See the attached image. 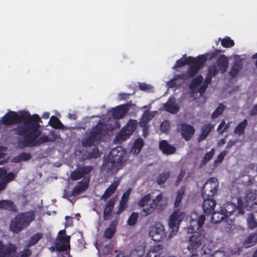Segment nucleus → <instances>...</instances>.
Returning <instances> with one entry per match:
<instances>
[{
  "label": "nucleus",
  "mask_w": 257,
  "mask_h": 257,
  "mask_svg": "<svg viewBox=\"0 0 257 257\" xmlns=\"http://www.w3.org/2000/svg\"><path fill=\"white\" fill-rule=\"evenodd\" d=\"M38 119H39V115H31L28 111H21L18 113L16 111H10L2 117L0 121L6 126L23 122L21 124H18L12 131L17 136L23 137L27 135L36 139L38 136L36 135L38 125L32 122L33 121L37 123Z\"/></svg>",
  "instance_id": "1"
},
{
  "label": "nucleus",
  "mask_w": 257,
  "mask_h": 257,
  "mask_svg": "<svg viewBox=\"0 0 257 257\" xmlns=\"http://www.w3.org/2000/svg\"><path fill=\"white\" fill-rule=\"evenodd\" d=\"M125 153L121 147H116L112 149L109 155L108 160L105 161L102 167L107 172L116 173L124 165Z\"/></svg>",
  "instance_id": "2"
},
{
  "label": "nucleus",
  "mask_w": 257,
  "mask_h": 257,
  "mask_svg": "<svg viewBox=\"0 0 257 257\" xmlns=\"http://www.w3.org/2000/svg\"><path fill=\"white\" fill-rule=\"evenodd\" d=\"M38 122L36 123L35 121H32V123H36L37 124L38 128L37 130L36 135H38L36 139H34L31 137H28V136H23L24 140L20 141L19 144L20 146H22L23 147H33V146H39L42 144L45 143H47L48 142H54L57 139L60 138V136L56 135L54 133L51 132V136H52V138H49L47 136L43 135L41 137L39 138L38 139L37 138L40 136L41 132L39 131L40 128V121H41V118L39 117V119H38Z\"/></svg>",
  "instance_id": "3"
},
{
  "label": "nucleus",
  "mask_w": 257,
  "mask_h": 257,
  "mask_svg": "<svg viewBox=\"0 0 257 257\" xmlns=\"http://www.w3.org/2000/svg\"><path fill=\"white\" fill-rule=\"evenodd\" d=\"M222 52V51L219 49H215L212 53H206L203 55H200L196 58L194 57V61L190 64H188L189 66V69L187 71V74L189 78L194 77L199 72L200 69L204 66L207 59L211 60L215 58L217 55Z\"/></svg>",
  "instance_id": "4"
},
{
  "label": "nucleus",
  "mask_w": 257,
  "mask_h": 257,
  "mask_svg": "<svg viewBox=\"0 0 257 257\" xmlns=\"http://www.w3.org/2000/svg\"><path fill=\"white\" fill-rule=\"evenodd\" d=\"M35 218L34 211L21 213L16 216L10 225L11 230L15 233H19L24 228L28 227Z\"/></svg>",
  "instance_id": "5"
},
{
  "label": "nucleus",
  "mask_w": 257,
  "mask_h": 257,
  "mask_svg": "<svg viewBox=\"0 0 257 257\" xmlns=\"http://www.w3.org/2000/svg\"><path fill=\"white\" fill-rule=\"evenodd\" d=\"M106 128L104 124L100 121L93 127L87 138L82 140V145L84 148H89L94 146L95 143L99 142L105 136Z\"/></svg>",
  "instance_id": "6"
},
{
  "label": "nucleus",
  "mask_w": 257,
  "mask_h": 257,
  "mask_svg": "<svg viewBox=\"0 0 257 257\" xmlns=\"http://www.w3.org/2000/svg\"><path fill=\"white\" fill-rule=\"evenodd\" d=\"M15 244L9 243L7 244L0 241V257H29L32 254V251L28 248H25L19 254L14 256L17 251Z\"/></svg>",
  "instance_id": "7"
},
{
  "label": "nucleus",
  "mask_w": 257,
  "mask_h": 257,
  "mask_svg": "<svg viewBox=\"0 0 257 257\" xmlns=\"http://www.w3.org/2000/svg\"><path fill=\"white\" fill-rule=\"evenodd\" d=\"M204 215H199L196 212H193L190 215V225L188 227V232L189 233L194 232H202V227L205 221Z\"/></svg>",
  "instance_id": "8"
},
{
  "label": "nucleus",
  "mask_w": 257,
  "mask_h": 257,
  "mask_svg": "<svg viewBox=\"0 0 257 257\" xmlns=\"http://www.w3.org/2000/svg\"><path fill=\"white\" fill-rule=\"evenodd\" d=\"M70 236L69 235H60L55 242V249L59 252H65L61 254L62 257H71L70 255Z\"/></svg>",
  "instance_id": "9"
},
{
  "label": "nucleus",
  "mask_w": 257,
  "mask_h": 257,
  "mask_svg": "<svg viewBox=\"0 0 257 257\" xmlns=\"http://www.w3.org/2000/svg\"><path fill=\"white\" fill-rule=\"evenodd\" d=\"M218 182L216 178H209L201 188V195L203 198H213L218 191Z\"/></svg>",
  "instance_id": "10"
},
{
  "label": "nucleus",
  "mask_w": 257,
  "mask_h": 257,
  "mask_svg": "<svg viewBox=\"0 0 257 257\" xmlns=\"http://www.w3.org/2000/svg\"><path fill=\"white\" fill-rule=\"evenodd\" d=\"M185 216V213L180 211L179 209L175 210L171 214L169 219V226L172 229L171 233L170 234V237L172 234L175 235L178 231L180 223Z\"/></svg>",
  "instance_id": "11"
},
{
  "label": "nucleus",
  "mask_w": 257,
  "mask_h": 257,
  "mask_svg": "<svg viewBox=\"0 0 257 257\" xmlns=\"http://www.w3.org/2000/svg\"><path fill=\"white\" fill-rule=\"evenodd\" d=\"M167 232L165 230V227L161 223L156 224L152 227L149 231V235L155 242H160L167 236Z\"/></svg>",
  "instance_id": "12"
},
{
  "label": "nucleus",
  "mask_w": 257,
  "mask_h": 257,
  "mask_svg": "<svg viewBox=\"0 0 257 257\" xmlns=\"http://www.w3.org/2000/svg\"><path fill=\"white\" fill-rule=\"evenodd\" d=\"M137 125L138 121L136 120L130 119L126 125L122 128L119 136L117 137L118 139L123 141L128 139L135 131Z\"/></svg>",
  "instance_id": "13"
},
{
  "label": "nucleus",
  "mask_w": 257,
  "mask_h": 257,
  "mask_svg": "<svg viewBox=\"0 0 257 257\" xmlns=\"http://www.w3.org/2000/svg\"><path fill=\"white\" fill-rule=\"evenodd\" d=\"M192 234L189 239V243L187 246V249L191 252H195L202 244L204 236L199 232H194Z\"/></svg>",
  "instance_id": "14"
},
{
  "label": "nucleus",
  "mask_w": 257,
  "mask_h": 257,
  "mask_svg": "<svg viewBox=\"0 0 257 257\" xmlns=\"http://www.w3.org/2000/svg\"><path fill=\"white\" fill-rule=\"evenodd\" d=\"M92 166H84L79 167L71 172L70 178L73 181L78 180L81 179L85 176H87L89 178L90 173L93 169Z\"/></svg>",
  "instance_id": "15"
},
{
  "label": "nucleus",
  "mask_w": 257,
  "mask_h": 257,
  "mask_svg": "<svg viewBox=\"0 0 257 257\" xmlns=\"http://www.w3.org/2000/svg\"><path fill=\"white\" fill-rule=\"evenodd\" d=\"M131 105L128 103L119 105L112 110L111 115L115 119L122 118L125 115L130 108Z\"/></svg>",
  "instance_id": "16"
},
{
  "label": "nucleus",
  "mask_w": 257,
  "mask_h": 257,
  "mask_svg": "<svg viewBox=\"0 0 257 257\" xmlns=\"http://www.w3.org/2000/svg\"><path fill=\"white\" fill-rule=\"evenodd\" d=\"M204 201L202 204V208L204 213L206 215H211L215 210L216 205V201L213 198H203Z\"/></svg>",
  "instance_id": "17"
},
{
  "label": "nucleus",
  "mask_w": 257,
  "mask_h": 257,
  "mask_svg": "<svg viewBox=\"0 0 257 257\" xmlns=\"http://www.w3.org/2000/svg\"><path fill=\"white\" fill-rule=\"evenodd\" d=\"M181 136L186 141H189L194 135L195 130L194 127L189 124L182 123L181 124Z\"/></svg>",
  "instance_id": "18"
},
{
  "label": "nucleus",
  "mask_w": 257,
  "mask_h": 257,
  "mask_svg": "<svg viewBox=\"0 0 257 257\" xmlns=\"http://www.w3.org/2000/svg\"><path fill=\"white\" fill-rule=\"evenodd\" d=\"M89 180V179L88 178L87 180L85 181L84 182H83V180L79 182L78 184H77L73 189L69 196H76L85 191L88 187Z\"/></svg>",
  "instance_id": "19"
},
{
  "label": "nucleus",
  "mask_w": 257,
  "mask_h": 257,
  "mask_svg": "<svg viewBox=\"0 0 257 257\" xmlns=\"http://www.w3.org/2000/svg\"><path fill=\"white\" fill-rule=\"evenodd\" d=\"M115 202V199L112 198L105 204L103 212V218L104 220H107L110 218Z\"/></svg>",
  "instance_id": "20"
},
{
  "label": "nucleus",
  "mask_w": 257,
  "mask_h": 257,
  "mask_svg": "<svg viewBox=\"0 0 257 257\" xmlns=\"http://www.w3.org/2000/svg\"><path fill=\"white\" fill-rule=\"evenodd\" d=\"M164 110L172 114H176L179 110V106L175 102V98H170L164 105Z\"/></svg>",
  "instance_id": "21"
},
{
  "label": "nucleus",
  "mask_w": 257,
  "mask_h": 257,
  "mask_svg": "<svg viewBox=\"0 0 257 257\" xmlns=\"http://www.w3.org/2000/svg\"><path fill=\"white\" fill-rule=\"evenodd\" d=\"M131 190V189H129L123 193L119 201L118 209L115 212L116 214H120L126 208Z\"/></svg>",
  "instance_id": "22"
},
{
  "label": "nucleus",
  "mask_w": 257,
  "mask_h": 257,
  "mask_svg": "<svg viewBox=\"0 0 257 257\" xmlns=\"http://www.w3.org/2000/svg\"><path fill=\"white\" fill-rule=\"evenodd\" d=\"M159 148L164 154L169 155L175 153L176 149L175 147L170 145L166 140L160 142Z\"/></svg>",
  "instance_id": "23"
},
{
  "label": "nucleus",
  "mask_w": 257,
  "mask_h": 257,
  "mask_svg": "<svg viewBox=\"0 0 257 257\" xmlns=\"http://www.w3.org/2000/svg\"><path fill=\"white\" fill-rule=\"evenodd\" d=\"M228 60L227 57L224 54L219 56L216 60L217 66L220 71L221 74L224 73L228 68Z\"/></svg>",
  "instance_id": "24"
},
{
  "label": "nucleus",
  "mask_w": 257,
  "mask_h": 257,
  "mask_svg": "<svg viewBox=\"0 0 257 257\" xmlns=\"http://www.w3.org/2000/svg\"><path fill=\"white\" fill-rule=\"evenodd\" d=\"M214 127V125L210 123L206 124L202 126L201 127V133L198 138V141L200 142L205 140Z\"/></svg>",
  "instance_id": "25"
},
{
  "label": "nucleus",
  "mask_w": 257,
  "mask_h": 257,
  "mask_svg": "<svg viewBox=\"0 0 257 257\" xmlns=\"http://www.w3.org/2000/svg\"><path fill=\"white\" fill-rule=\"evenodd\" d=\"M118 185L119 182L117 181L109 185L105 190L103 194L101 196V198L103 200L106 201L107 198L115 192Z\"/></svg>",
  "instance_id": "26"
},
{
  "label": "nucleus",
  "mask_w": 257,
  "mask_h": 257,
  "mask_svg": "<svg viewBox=\"0 0 257 257\" xmlns=\"http://www.w3.org/2000/svg\"><path fill=\"white\" fill-rule=\"evenodd\" d=\"M236 208L237 205L235 203L228 202L224 204L223 208L221 209V210L227 217L235 212Z\"/></svg>",
  "instance_id": "27"
},
{
  "label": "nucleus",
  "mask_w": 257,
  "mask_h": 257,
  "mask_svg": "<svg viewBox=\"0 0 257 257\" xmlns=\"http://www.w3.org/2000/svg\"><path fill=\"white\" fill-rule=\"evenodd\" d=\"M117 221L115 220H113L109 224L108 227L106 228L105 230L104 236L108 239H111L112 238L116 229V225Z\"/></svg>",
  "instance_id": "28"
},
{
  "label": "nucleus",
  "mask_w": 257,
  "mask_h": 257,
  "mask_svg": "<svg viewBox=\"0 0 257 257\" xmlns=\"http://www.w3.org/2000/svg\"><path fill=\"white\" fill-rule=\"evenodd\" d=\"M163 250L161 245H157L151 248L147 253L146 257H161V254Z\"/></svg>",
  "instance_id": "29"
},
{
  "label": "nucleus",
  "mask_w": 257,
  "mask_h": 257,
  "mask_svg": "<svg viewBox=\"0 0 257 257\" xmlns=\"http://www.w3.org/2000/svg\"><path fill=\"white\" fill-rule=\"evenodd\" d=\"M0 209H3L10 211H15L16 210V206L11 200H1L0 201Z\"/></svg>",
  "instance_id": "30"
},
{
  "label": "nucleus",
  "mask_w": 257,
  "mask_h": 257,
  "mask_svg": "<svg viewBox=\"0 0 257 257\" xmlns=\"http://www.w3.org/2000/svg\"><path fill=\"white\" fill-rule=\"evenodd\" d=\"M211 222L213 223L217 224L221 222L222 220L225 219L227 217L226 216L225 214L222 211V210L220 209L219 211H215L212 212L211 214Z\"/></svg>",
  "instance_id": "31"
},
{
  "label": "nucleus",
  "mask_w": 257,
  "mask_h": 257,
  "mask_svg": "<svg viewBox=\"0 0 257 257\" xmlns=\"http://www.w3.org/2000/svg\"><path fill=\"white\" fill-rule=\"evenodd\" d=\"M32 155L30 153L22 152L19 155L14 157L12 159V162L16 163H20L22 161H27L31 159Z\"/></svg>",
  "instance_id": "32"
},
{
  "label": "nucleus",
  "mask_w": 257,
  "mask_h": 257,
  "mask_svg": "<svg viewBox=\"0 0 257 257\" xmlns=\"http://www.w3.org/2000/svg\"><path fill=\"white\" fill-rule=\"evenodd\" d=\"M248 122L246 119H244L241 122L239 123L237 126L234 128L233 132L234 134L238 136L243 135L244 134V130L247 126Z\"/></svg>",
  "instance_id": "33"
},
{
  "label": "nucleus",
  "mask_w": 257,
  "mask_h": 257,
  "mask_svg": "<svg viewBox=\"0 0 257 257\" xmlns=\"http://www.w3.org/2000/svg\"><path fill=\"white\" fill-rule=\"evenodd\" d=\"M49 124L55 129L64 130L65 126L60 120L56 116H52L49 121Z\"/></svg>",
  "instance_id": "34"
},
{
  "label": "nucleus",
  "mask_w": 257,
  "mask_h": 257,
  "mask_svg": "<svg viewBox=\"0 0 257 257\" xmlns=\"http://www.w3.org/2000/svg\"><path fill=\"white\" fill-rule=\"evenodd\" d=\"M185 186H182L181 188L177 192L175 200L174 203L175 208H177L180 206L182 200L185 193Z\"/></svg>",
  "instance_id": "35"
},
{
  "label": "nucleus",
  "mask_w": 257,
  "mask_h": 257,
  "mask_svg": "<svg viewBox=\"0 0 257 257\" xmlns=\"http://www.w3.org/2000/svg\"><path fill=\"white\" fill-rule=\"evenodd\" d=\"M257 242V233H251L243 243L245 247H249L254 245Z\"/></svg>",
  "instance_id": "36"
},
{
  "label": "nucleus",
  "mask_w": 257,
  "mask_h": 257,
  "mask_svg": "<svg viewBox=\"0 0 257 257\" xmlns=\"http://www.w3.org/2000/svg\"><path fill=\"white\" fill-rule=\"evenodd\" d=\"M194 61V57L189 56L185 59L181 58L176 61L173 68H181L186 64H189Z\"/></svg>",
  "instance_id": "37"
},
{
  "label": "nucleus",
  "mask_w": 257,
  "mask_h": 257,
  "mask_svg": "<svg viewBox=\"0 0 257 257\" xmlns=\"http://www.w3.org/2000/svg\"><path fill=\"white\" fill-rule=\"evenodd\" d=\"M144 142L142 138H138L134 143L132 150L134 153L138 154H139L144 146Z\"/></svg>",
  "instance_id": "38"
},
{
  "label": "nucleus",
  "mask_w": 257,
  "mask_h": 257,
  "mask_svg": "<svg viewBox=\"0 0 257 257\" xmlns=\"http://www.w3.org/2000/svg\"><path fill=\"white\" fill-rule=\"evenodd\" d=\"M203 77L201 75H199L194 78L189 84V88L191 90H194L198 87L203 81Z\"/></svg>",
  "instance_id": "39"
},
{
  "label": "nucleus",
  "mask_w": 257,
  "mask_h": 257,
  "mask_svg": "<svg viewBox=\"0 0 257 257\" xmlns=\"http://www.w3.org/2000/svg\"><path fill=\"white\" fill-rule=\"evenodd\" d=\"M242 65L239 61H235L229 72L232 77H235L238 74L239 70L241 68Z\"/></svg>",
  "instance_id": "40"
},
{
  "label": "nucleus",
  "mask_w": 257,
  "mask_h": 257,
  "mask_svg": "<svg viewBox=\"0 0 257 257\" xmlns=\"http://www.w3.org/2000/svg\"><path fill=\"white\" fill-rule=\"evenodd\" d=\"M145 252V248L142 245L135 247L131 252L132 257H142Z\"/></svg>",
  "instance_id": "41"
},
{
  "label": "nucleus",
  "mask_w": 257,
  "mask_h": 257,
  "mask_svg": "<svg viewBox=\"0 0 257 257\" xmlns=\"http://www.w3.org/2000/svg\"><path fill=\"white\" fill-rule=\"evenodd\" d=\"M214 155V149H211L210 151L206 153L200 164V167L205 166L207 163L212 158Z\"/></svg>",
  "instance_id": "42"
},
{
  "label": "nucleus",
  "mask_w": 257,
  "mask_h": 257,
  "mask_svg": "<svg viewBox=\"0 0 257 257\" xmlns=\"http://www.w3.org/2000/svg\"><path fill=\"white\" fill-rule=\"evenodd\" d=\"M170 173L169 171H164L159 175L157 178V182L159 185L164 184L169 178Z\"/></svg>",
  "instance_id": "43"
},
{
  "label": "nucleus",
  "mask_w": 257,
  "mask_h": 257,
  "mask_svg": "<svg viewBox=\"0 0 257 257\" xmlns=\"http://www.w3.org/2000/svg\"><path fill=\"white\" fill-rule=\"evenodd\" d=\"M43 237V234L40 232H37L31 237L29 240L28 247L32 246L36 244Z\"/></svg>",
  "instance_id": "44"
},
{
  "label": "nucleus",
  "mask_w": 257,
  "mask_h": 257,
  "mask_svg": "<svg viewBox=\"0 0 257 257\" xmlns=\"http://www.w3.org/2000/svg\"><path fill=\"white\" fill-rule=\"evenodd\" d=\"M218 41H221V45L224 48H230L234 45L233 40L229 37H226L222 39L219 38Z\"/></svg>",
  "instance_id": "45"
},
{
  "label": "nucleus",
  "mask_w": 257,
  "mask_h": 257,
  "mask_svg": "<svg viewBox=\"0 0 257 257\" xmlns=\"http://www.w3.org/2000/svg\"><path fill=\"white\" fill-rule=\"evenodd\" d=\"M155 209V204L154 203H150L148 206L144 208L141 212V214L143 216H147L151 214Z\"/></svg>",
  "instance_id": "46"
},
{
  "label": "nucleus",
  "mask_w": 257,
  "mask_h": 257,
  "mask_svg": "<svg viewBox=\"0 0 257 257\" xmlns=\"http://www.w3.org/2000/svg\"><path fill=\"white\" fill-rule=\"evenodd\" d=\"M257 197V190L250 189L247 190L245 194V199L247 201H253Z\"/></svg>",
  "instance_id": "47"
},
{
  "label": "nucleus",
  "mask_w": 257,
  "mask_h": 257,
  "mask_svg": "<svg viewBox=\"0 0 257 257\" xmlns=\"http://www.w3.org/2000/svg\"><path fill=\"white\" fill-rule=\"evenodd\" d=\"M225 106L222 103H220L218 106L215 109L211 114V118L212 119L216 118L220 114H222L225 109Z\"/></svg>",
  "instance_id": "48"
},
{
  "label": "nucleus",
  "mask_w": 257,
  "mask_h": 257,
  "mask_svg": "<svg viewBox=\"0 0 257 257\" xmlns=\"http://www.w3.org/2000/svg\"><path fill=\"white\" fill-rule=\"evenodd\" d=\"M139 218V214L137 212H133L132 213L127 220V223L130 226L135 225Z\"/></svg>",
  "instance_id": "49"
},
{
  "label": "nucleus",
  "mask_w": 257,
  "mask_h": 257,
  "mask_svg": "<svg viewBox=\"0 0 257 257\" xmlns=\"http://www.w3.org/2000/svg\"><path fill=\"white\" fill-rule=\"evenodd\" d=\"M247 225L249 228L253 229L257 227V220L253 214H250L247 218Z\"/></svg>",
  "instance_id": "50"
},
{
  "label": "nucleus",
  "mask_w": 257,
  "mask_h": 257,
  "mask_svg": "<svg viewBox=\"0 0 257 257\" xmlns=\"http://www.w3.org/2000/svg\"><path fill=\"white\" fill-rule=\"evenodd\" d=\"M219 71L220 70L216 65H213L209 67L208 68V72L207 74L213 77L217 75L219 72Z\"/></svg>",
  "instance_id": "51"
},
{
  "label": "nucleus",
  "mask_w": 257,
  "mask_h": 257,
  "mask_svg": "<svg viewBox=\"0 0 257 257\" xmlns=\"http://www.w3.org/2000/svg\"><path fill=\"white\" fill-rule=\"evenodd\" d=\"M151 199V196L150 194H148L143 197L138 203V205L141 207H144L145 205L148 204L149 202Z\"/></svg>",
  "instance_id": "52"
},
{
  "label": "nucleus",
  "mask_w": 257,
  "mask_h": 257,
  "mask_svg": "<svg viewBox=\"0 0 257 257\" xmlns=\"http://www.w3.org/2000/svg\"><path fill=\"white\" fill-rule=\"evenodd\" d=\"M151 119V115L149 113H145L142 116L140 121V125L141 127H146L147 124Z\"/></svg>",
  "instance_id": "53"
},
{
  "label": "nucleus",
  "mask_w": 257,
  "mask_h": 257,
  "mask_svg": "<svg viewBox=\"0 0 257 257\" xmlns=\"http://www.w3.org/2000/svg\"><path fill=\"white\" fill-rule=\"evenodd\" d=\"M15 178V174L13 172H9L5 175V176L2 178V182L5 183L6 186L7 183L13 181Z\"/></svg>",
  "instance_id": "54"
},
{
  "label": "nucleus",
  "mask_w": 257,
  "mask_h": 257,
  "mask_svg": "<svg viewBox=\"0 0 257 257\" xmlns=\"http://www.w3.org/2000/svg\"><path fill=\"white\" fill-rule=\"evenodd\" d=\"M175 79H176L177 81L181 80V81L179 82L180 85L182 84L185 81L187 80L189 78L187 75V73H183L182 74H176L174 76Z\"/></svg>",
  "instance_id": "55"
},
{
  "label": "nucleus",
  "mask_w": 257,
  "mask_h": 257,
  "mask_svg": "<svg viewBox=\"0 0 257 257\" xmlns=\"http://www.w3.org/2000/svg\"><path fill=\"white\" fill-rule=\"evenodd\" d=\"M113 250L112 246L111 244H106L103 249H102V253L104 255H108L110 254Z\"/></svg>",
  "instance_id": "56"
},
{
  "label": "nucleus",
  "mask_w": 257,
  "mask_h": 257,
  "mask_svg": "<svg viewBox=\"0 0 257 257\" xmlns=\"http://www.w3.org/2000/svg\"><path fill=\"white\" fill-rule=\"evenodd\" d=\"M227 151H222L217 156V159L214 161V163H221L223 160L224 157L227 155Z\"/></svg>",
  "instance_id": "57"
},
{
  "label": "nucleus",
  "mask_w": 257,
  "mask_h": 257,
  "mask_svg": "<svg viewBox=\"0 0 257 257\" xmlns=\"http://www.w3.org/2000/svg\"><path fill=\"white\" fill-rule=\"evenodd\" d=\"M185 175V172L184 170L182 169L180 172V173L179 174L178 177H177V180L175 182V185L176 186H178L179 184H180V182L182 180L183 177H184Z\"/></svg>",
  "instance_id": "58"
},
{
  "label": "nucleus",
  "mask_w": 257,
  "mask_h": 257,
  "mask_svg": "<svg viewBox=\"0 0 257 257\" xmlns=\"http://www.w3.org/2000/svg\"><path fill=\"white\" fill-rule=\"evenodd\" d=\"M161 129L164 132H168L170 128V125L168 121H163L161 125Z\"/></svg>",
  "instance_id": "59"
},
{
  "label": "nucleus",
  "mask_w": 257,
  "mask_h": 257,
  "mask_svg": "<svg viewBox=\"0 0 257 257\" xmlns=\"http://www.w3.org/2000/svg\"><path fill=\"white\" fill-rule=\"evenodd\" d=\"M225 124V121L224 120H222L218 125L217 127V131L219 132V134H222L224 133V130L223 128H224Z\"/></svg>",
  "instance_id": "60"
},
{
  "label": "nucleus",
  "mask_w": 257,
  "mask_h": 257,
  "mask_svg": "<svg viewBox=\"0 0 257 257\" xmlns=\"http://www.w3.org/2000/svg\"><path fill=\"white\" fill-rule=\"evenodd\" d=\"M177 80L175 79V77H174L173 79L171 80L168 83V85H169V87L170 88H173L176 86L180 85L179 83H177Z\"/></svg>",
  "instance_id": "61"
},
{
  "label": "nucleus",
  "mask_w": 257,
  "mask_h": 257,
  "mask_svg": "<svg viewBox=\"0 0 257 257\" xmlns=\"http://www.w3.org/2000/svg\"><path fill=\"white\" fill-rule=\"evenodd\" d=\"M208 85L206 84L203 83L199 88L198 92L202 95L205 93Z\"/></svg>",
  "instance_id": "62"
},
{
  "label": "nucleus",
  "mask_w": 257,
  "mask_h": 257,
  "mask_svg": "<svg viewBox=\"0 0 257 257\" xmlns=\"http://www.w3.org/2000/svg\"><path fill=\"white\" fill-rule=\"evenodd\" d=\"M150 88V85L145 83H141L139 84V88L143 91L147 90Z\"/></svg>",
  "instance_id": "63"
},
{
  "label": "nucleus",
  "mask_w": 257,
  "mask_h": 257,
  "mask_svg": "<svg viewBox=\"0 0 257 257\" xmlns=\"http://www.w3.org/2000/svg\"><path fill=\"white\" fill-rule=\"evenodd\" d=\"M249 115L251 116H254L257 115V104H255L249 112Z\"/></svg>",
  "instance_id": "64"
}]
</instances>
